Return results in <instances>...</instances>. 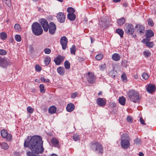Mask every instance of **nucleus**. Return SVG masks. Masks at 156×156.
Instances as JSON below:
<instances>
[{"instance_id": "f257e3e1", "label": "nucleus", "mask_w": 156, "mask_h": 156, "mask_svg": "<svg viewBox=\"0 0 156 156\" xmlns=\"http://www.w3.org/2000/svg\"><path fill=\"white\" fill-rule=\"evenodd\" d=\"M31 136H28L25 140L24 147H29L31 151H28L27 156H38L36 154H42L44 151L43 147V142L41 136L37 135L34 136L30 139Z\"/></svg>"}, {"instance_id": "f03ea898", "label": "nucleus", "mask_w": 156, "mask_h": 156, "mask_svg": "<svg viewBox=\"0 0 156 156\" xmlns=\"http://www.w3.org/2000/svg\"><path fill=\"white\" fill-rule=\"evenodd\" d=\"M127 95L129 100L134 102H137L140 99L139 92L134 90H129L127 92Z\"/></svg>"}, {"instance_id": "7ed1b4c3", "label": "nucleus", "mask_w": 156, "mask_h": 156, "mask_svg": "<svg viewBox=\"0 0 156 156\" xmlns=\"http://www.w3.org/2000/svg\"><path fill=\"white\" fill-rule=\"evenodd\" d=\"M130 138L128 134L124 133L122 135L121 145L122 148L127 149L130 146Z\"/></svg>"}, {"instance_id": "20e7f679", "label": "nucleus", "mask_w": 156, "mask_h": 156, "mask_svg": "<svg viewBox=\"0 0 156 156\" xmlns=\"http://www.w3.org/2000/svg\"><path fill=\"white\" fill-rule=\"evenodd\" d=\"M31 27L32 32L35 35L39 36L43 33V29L41 25L39 23H34L32 25Z\"/></svg>"}, {"instance_id": "39448f33", "label": "nucleus", "mask_w": 156, "mask_h": 156, "mask_svg": "<svg viewBox=\"0 0 156 156\" xmlns=\"http://www.w3.org/2000/svg\"><path fill=\"white\" fill-rule=\"evenodd\" d=\"M92 149L98 153L102 154L103 153V147L101 144L98 141L93 142L91 143Z\"/></svg>"}, {"instance_id": "423d86ee", "label": "nucleus", "mask_w": 156, "mask_h": 156, "mask_svg": "<svg viewBox=\"0 0 156 156\" xmlns=\"http://www.w3.org/2000/svg\"><path fill=\"white\" fill-rule=\"evenodd\" d=\"M124 30L126 33L129 34H133L134 31L133 26L131 24L126 23L124 26Z\"/></svg>"}, {"instance_id": "0eeeda50", "label": "nucleus", "mask_w": 156, "mask_h": 156, "mask_svg": "<svg viewBox=\"0 0 156 156\" xmlns=\"http://www.w3.org/2000/svg\"><path fill=\"white\" fill-rule=\"evenodd\" d=\"M11 62L10 60L7 58H0V66L3 68H6L8 66H10Z\"/></svg>"}, {"instance_id": "6e6552de", "label": "nucleus", "mask_w": 156, "mask_h": 156, "mask_svg": "<svg viewBox=\"0 0 156 156\" xmlns=\"http://www.w3.org/2000/svg\"><path fill=\"white\" fill-rule=\"evenodd\" d=\"M1 135L3 138H6L8 141H10L12 139V135L8 133L7 131L5 129H2L1 131Z\"/></svg>"}, {"instance_id": "1a4fd4ad", "label": "nucleus", "mask_w": 156, "mask_h": 156, "mask_svg": "<svg viewBox=\"0 0 156 156\" xmlns=\"http://www.w3.org/2000/svg\"><path fill=\"white\" fill-rule=\"evenodd\" d=\"M39 22L41 23V25L43 28L44 31L45 32H47L49 26L47 21L45 19L41 18Z\"/></svg>"}, {"instance_id": "9d476101", "label": "nucleus", "mask_w": 156, "mask_h": 156, "mask_svg": "<svg viewBox=\"0 0 156 156\" xmlns=\"http://www.w3.org/2000/svg\"><path fill=\"white\" fill-rule=\"evenodd\" d=\"M51 145L53 147L60 148V145L58 140L56 137L52 138L51 140Z\"/></svg>"}, {"instance_id": "9b49d317", "label": "nucleus", "mask_w": 156, "mask_h": 156, "mask_svg": "<svg viewBox=\"0 0 156 156\" xmlns=\"http://www.w3.org/2000/svg\"><path fill=\"white\" fill-rule=\"evenodd\" d=\"M60 43L62 46V49L65 50L67 47L68 39L66 36L62 37L60 40Z\"/></svg>"}, {"instance_id": "f8f14e48", "label": "nucleus", "mask_w": 156, "mask_h": 156, "mask_svg": "<svg viewBox=\"0 0 156 156\" xmlns=\"http://www.w3.org/2000/svg\"><path fill=\"white\" fill-rule=\"evenodd\" d=\"M57 18L58 21L60 23H64L65 21L66 15L62 12H58L56 16Z\"/></svg>"}, {"instance_id": "ddd939ff", "label": "nucleus", "mask_w": 156, "mask_h": 156, "mask_svg": "<svg viewBox=\"0 0 156 156\" xmlns=\"http://www.w3.org/2000/svg\"><path fill=\"white\" fill-rule=\"evenodd\" d=\"M87 80L90 83H93L95 81V76L92 73L89 72L87 73Z\"/></svg>"}, {"instance_id": "4468645a", "label": "nucleus", "mask_w": 156, "mask_h": 156, "mask_svg": "<svg viewBox=\"0 0 156 156\" xmlns=\"http://www.w3.org/2000/svg\"><path fill=\"white\" fill-rule=\"evenodd\" d=\"M49 32L52 35L54 34L56 30V26L53 22H50L48 26Z\"/></svg>"}, {"instance_id": "2eb2a0df", "label": "nucleus", "mask_w": 156, "mask_h": 156, "mask_svg": "<svg viewBox=\"0 0 156 156\" xmlns=\"http://www.w3.org/2000/svg\"><path fill=\"white\" fill-rule=\"evenodd\" d=\"M96 101L97 104L100 107H104L106 103V99L104 98H98Z\"/></svg>"}, {"instance_id": "dca6fc26", "label": "nucleus", "mask_w": 156, "mask_h": 156, "mask_svg": "<svg viewBox=\"0 0 156 156\" xmlns=\"http://www.w3.org/2000/svg\"><path fill=\"white\" fill-rule=\"evenodd\" d=\"M64 57L58 55L57 57L55 58L54 61L56 65H60L64 59Z\"/></svg>"}, {"instance_id": "f3484780", "label": "nucleus", "mask_w": 156, "mask_h": 156, "mask_svg": "<svg viewBox=\"0 0 156 156\" xmlns=\"http://www.w3.org/2000/svg\"><path fill=\"white\" fill-rule=\"evenodd\" d=\"M136 28L137 29V30L139 31L140 34L144 33L145 28L143 25L139 24L136 26Z\"/></svg>"}, {"instance_id": "a211bd4d", "label": "nucleus", "mask_w": 156, "mask_h": 156, "mask_svg": "<svg viewBox=\"0 0 156 156\" xmlns=\"http://www.w3.org/2000/svg\"><path fill=\"white\" fill-rule=\"evenodd\" d=\"M155 89V87L154 85L149 84L148 85L147 88V91L149 93H152L154 92Z\"/></svg>"}, {"instance_id": "6ab92c4d", "label": "nucleus", "mask_w": 156, "mask_h": 156, "mask_svg": "<svg viewBox=\"0 0 156 156\" xmlns=\"http://www.w3.org/2000/svg\"><path fill=\"white\" fill-rule=\"evenodd\" d=\"M75 108L74 105L72 103H69L67 105L66 109L68 112H71L73 111Z\"/></svg>"}, {"instance_id": "aec40b11", "label": "nucleus", "mask_w": 156, "mask_h": 156, "mask_svg": "<svg viewBox=\"0 0 156 156\" xmlns=\"http://www.w3.org/2000/svg\"><path fill=\"white\" fill-rule=\"evenodd\" d=\"M154 34L153 31L150 29L147 30L146 33V36L147 38H149L153 37Z\"/></svg>"}, {"instance_id": "412c9836", "label": "nucleus", "mask_w": 156, "mask_h": 156, "mask_svg": "<svg viewBox=\"0 0 156 156\" xmlns=\"http://www.w3.org/2000/svg\"><path fill=\"white\" fill-rule=\"evenodd\" d=\"M57 72L60 75H63L65 73V70L63 67L59 66L57 68Z\"/></svg>"}, {"instance_id": "4be33fe9", "label": "nucleus", "mask_w": 156, "mask_h": 156, "mask_svg": "<svg viewBox=\"0 0 156 156\" xmlns=\"http://www.w3.org/2000/svg\"><path fill=\"white\" fill-rule=\"evenodd\" d=\"M0 147L2 149L5 150H7L9 147L7 143L3 142H0Z\"/></svg>"}, {"instance_id": "5701e85b", "label": "nucleus", "mask_w": 156, "mask_h": 156, "mask_svg": "<svg viewBox=\"0 0 156 156\" xmlns=\"http://www.w3.org/2000/svg\"><path fill=\"white\" fill-rule=\"evenodd\" d=\"M112 58L113 60L117 61L119 60L120 58V57L118 54L115 53L112 55Z\"/></svg>"}, {"instance_id": "b1692460", "label": "nucleus", "mask_w": 156, "mask_h": 156, "mask_svg": "<svg viewBox=\"0 0 156 156\" xmlns=\"http://www.w3.org/2000/svg\"><path fill=\"white\" fill-rule=\"evenodd\" d=\"M67 17L68 19L70 21H74L76 18V15L74 13L68 14Z\"/></svg>"}, {"instance_id": "393cba45", "label": "nucleus", "mask_w": 156, "mask_h": 156, "mask_svg": "<svg viewBox=\"0 0 156 156\" xmlns=\"http://www.w3.org/2000/svg\"><path fill=\"white\" fill-rule=\"evenodd\" d=\"M56 111V108L55 106L50 107L48 109L49 112L51 114L55 113Z\"/></svg>"}, {"instance_id": "a878e982", "label": "nucleus", "mask_w": 156, "mask_h": 156, "mask_svg": "<svg viewBox=\"0 0 156 156\" xmlns=\"http://www.w3.org/2000/svg\"><path fill=\"white\" fill-rule=\"evenodd\" d=\"M126 98L123 96L120 97L119 98V103L122 105H124L125 104Z\"/></svg>"}, {"instance_id": "bb28decb", "label": "nucleus", "mask_w": 156, "mask_h": 156, "mask_svg": "<svg viewBox=\"0 0 156 156\" xmlns=\"http://www.w3.org/2000/svg\"><path fill=\"white\" fill-rule=\"evenodd\" d=\"M117 22L119 25L121 26L125 23V20L124 18H122L121 19L118 20Z\"/></svg>"}, {"instance_id": "cd10ccee", "label": "nucleus", "mask_w": 156, "mask_h": 156, "mask_svg": "<svg viewBox=\"0 0 156 156\" xmlns=\"http://www.w3.org/2000/svg\"><path fill=\"white\" fill-rule=\"evenodd\" d=\"M7 37V34L5 32H2L0 34V38L3 40H5Z\"/></svg>"}, {"instance_id": "c85d7f7f", "label": "nucleus", "mask_w": 156, "mask_h": 156, "mask_svg": "<svg viewBox=\"0 0 156 156\" xmlns=\"http://www.w3.org/2000/svg\"><path fill=\"white\" fill-rule=\"evenodd\" d=\"M116 33L118 34L121 37H123L124 34L123 31L121 29H117L116 30Z\"/></svg>"}, {"instance_id": "c756f323", "label": "nucleus", "mask_w": 156, "mask_h": 156, "mask_svg": "<svg viewBox=\"0 0 156 156\" xmlns=\"http://www.w3.org/2000/svg\"><path fill=\"white\" fill-rule=\"evenodd\" d=\"M70 50L71 54L75 55L76 50L75 46L74 45H73Z\"/></svg>"}, {"instance_id": "7c9ffc66", "label": "nucleus", "mask_w": 156, "mask_h": 156, "mask_svg": "<svg viewBox=\"0 0 156 156\" xmlns=\"http://www.w3.org/2000/svg\"><path fill=\"white\" fill-rule=\"evenodd\" d=\"M51 61V58L49 57H46L44 58V62L46 66H48L49 64Z\"/></svg>"}, {"instance_id": "2f4dec72", "label": "nucleus", "mask_w": 156, "mask_h": 156, "mask_svg": "<svg viewBox=\"0 0 156 156\" xmlns=\"http://www.w3.org/2000/svg\"><path fill=\"white\" fill-rule=\"evenodd\" d=\"M73 139L75 141L79 140L80 139V136L78 134L76 133L74 134L73 136Z\"/></svg>"}, {"instance_id": "473e14b6", "label": "nucleus", "mask_w": 156, "mask_h": 156, "mask_svg": "<svg viewBox=\"0 0 156 156\" xmlns=\"http://www.w3.org/2000/svg\"><path fill=\"white\" fill-rule=\"evenodd\" d=\"M70 63L68 61H66L64 62V66L66 69H69L70 68Z\"/></svg>"}, {"instance_id": "72a5a7b5", "label": "nucleus", "mask_w": 156, "mask_h": 156, "mask_svg": "<svg viewBox=\"0 0 156 156\" xmlns=\"http://www.w3.org/2000/svg\"><path fill=\"white\" fill-rule=\"evenodd\" d=\"M67 12L68 14L74 13L75 11L74 9L72 7H69L67 9Z\"/></svg>"}, {"instance_id": "f704fd0d", "label": "nucleus", "mask_w": 156, "mask_h": 156, "mask_svg": "<svg viewBox=\"0 0 156 156\" xmlns=\"http://www.w3.org/2000/svg\"><path fill=\"white\" fill-rule=\"evenodd\" d=\"M145 45L146 46L150 48H152L154 46V44L152 42H146Z\"/></svg>"}, {"instance_id": "c9c22d12", "label": "nucleus", "mask_w": 156, "mask_h": 156, "mask_svg": "<svg viewBox=\"0 0 156 156\" xmlns=\"http://www.w3.org/2000/svg\"><path fill=\"white\" fill-rule=\"evenodd\" d=\"M44 85L43 84H41L40 85L39 87L40 92L41 93H44L45 92V90L44 89Z\"/></svg>"}, {"instance_id": "e433bc0d", "label": "nucleus", "mask_w": 156, "mask_h": 156, "mask_svg": "<svg viewBox=\"0 0 156 156\" xmlns=\"http://www.w3.org/2000/svg\"><path fill=\"white\" fill-rule=\"evenodd\" d=\"M147 21L149 26L152 27L154 26V23L152 19H149Z\"/></svg>"}, {"instance_id": "4c0bfd02", "label": "nucleus", "mask_w": 156, "mask_h": 156, "mask_svg": "<svg viewBox=\"0 0 156 156\" xmlns=\"http://www.w3.org/2000/svg\"><path fill=\"white\" fill-rule=\"evenodd\" d=\"M142 76L145 80H147L149 78L148 75L146 73H143L142 75Z\"/></svg>"}, {"instance_id": "58836bf2", "label": "nucleus", "mask_w": 156, "mask_h": 156, "mask_svg": "<svg viewBox=\"0 0 156 156\" xmlns=\"http://www.w3.org/2000/svg\"><path fill=\"white\" fill-rule=\"evenodd\" d=\"M15 39L16 40V41L18 42H20L21 40V37L19 35H18V34L16 35L15 36Z\"/></svg>"}, {"instance_id": "ea45409f", "label": "nucleus", "mask_w": 156, "mask_h": 156, "mask_svg": "<svg viewBox=\"0 0 156 156\" xmlns=\"http://www.w3.org/2000/svg\"><path fill=\"white\" fill-rule=\"evenodd\" d=\"M14 28L17 31H19L21 29V27L19 24H16L15 25Z\"/></svg>"}, {"instance_id": "a19ab883", "label": "nucleus", "mask_w": 156, "mask_h": 156, "mask_svg": "<svg viewBox=\"0 0 156 156\" xmlns=\"http://www.w3.org/2000/svg\"><path fill=\"white\" fill-rule=\"evenodd\" d=\"M35 68L36 71L38 72H40L42 69V67L38 65H36Z\"/></svg>"}, {"instance_id": "79ce46f5", "label": "nucleus", "mask_w": 156, "mask_h": 156, "mask_svg": "<svg viewBox=\"0 0 156 156\" xmlns=\"http://www.w3.org/2000/svg\"><path fill=\"white\" fill-rule=\"evenodd\" d=\"M40 79L42 82L49 83L50 82V80L48 79H46L43 77H41Z\"/></svg>"}, {"instance_id": "37998d69", "label": "nucleus", "mask_w": 156, "mask_h": 156, "mask_svg": "<svg viewBox=\"0 0 156 156\" xmlns=\"http://www.w3.org/2000/svg\"><path fill=\"white\" fill-rule=\"evenodd\" d=\"M106 68V66L105 63L102 64L99 66V69L100 70H104Z\"/></svg>"}, {"instance_id": "c03bdc74", "label": "nucleus", "mask_w": 156, "mask_h": 156, "mask_svg": "<svg viewBox=\"0 0 156 156\" xmlns=\"http://www.w3.org/2000/svg\"><path fill=\"white\" fill-rule=\"evenodd\" d=\"M27 110L28 113L31 114L33 113L34 110L30 106H28L27 107Z\"/></svg>"}, {"instance_id": "a18cd8bd", "label": "nucleus", "mask_w": 156, "mask_h": 156, "mask_svg": "<svg viewBox=\"0 0 156 156\" xmlns=\"http://www.w3.org/2000/svg\"><path fill=\"white\" fill-rule=\"evenodd\" d=\"M103 57V55L102 54H99L97 55L95 58L96 60H99L101 59Z\"/></svg>"}, {"instance_id": "49530a36", "label": "nucleus", "mask_w": 156, "mask_h": 156, "mask_svg": "<svg viewBox=\"0 0 156 156\" xmlns=\"http://www.w3.org/2000/svg\"><path fill=\"white\" fill-rule=\"evenodd\" d=\"M6 51L2 49H0V55H4L7 54Z\"/></svg>"}, {"instance_id": "de8ad7c7", "label": "nucleus", "mask_w": 156, "mask_h": 156, "mask_svg": "<svg viewBox=\"0 0 156 156\" xmlns=\"http://www.w3.org/2000/svg\"><path fill=\"white\" fill-rule=\"evenodd\" d=\"M44 51L46 54H49L51 52V50L49 48H46L44 49Z\"/></svg>"}, {"instance_id": "09e8293b", "label": "nucleus", "mask_w": 156, "mask_h": 156, "mask_svg": "<svg viewBox=\"0 0 156 156\" xmlns=\"http://www.w3.org/2000/svg\"><path fill=\"white\" fill-rule=\"evenodd\" d=\"M126 120L129 122L131 123L133 122V118L131 116H128L127 117Z\"/></svg>"}, {"instance_id": "8fccbe9b", "label": "nucleus", "mask_w": 156, "mask_h": 156, "mask_svg": "<svg viewBox=\"0 0 156 156\" xmlns=\"http://www.w3.org/2000/svg\"><path fill=\"white\" fill-rule=\"evenodd\" d=\"M144 55L146 57H148L151 55V54L150 52L147 51H145L143 52Z\"/></svg>"}, {"instance_id": "3c124183", "label": "nucleus", "mask_w": 156, "mask_h": 156, "mask_svg": "<svg viewBox=\"0 0 156 156\" xmlns=\"http://www.w3.org/2000/svg\"><path fill=\"white\" fill-rule=\"evenodd\" d=\"M4 2L9 6H10L11 3L10 0H5Z\"/></svg>"}, {"instance_id": "603ef678", "label": "nucleus", "mask_w": 156, "mask_h": 156, "mask_svg": "<svg viewBox=\"0 0 156 156\" xmlns=\"http://www.w3.org/2000/svg\"><path fill=\"white\" fill-rule=\"evenodd\" d=\"M121 78L123 81L126 80H127V77L126 75L123 73L121 76Z\"/></svg>"}, {"instance_id": "864d4df0", "label": "nucleus", "mask_w": 156, "mask_h": 156, "mask_svg": "<svg viewBox=\"0 0 156 156\" xmlns=\"http://www.w3.org/2000/svg\"><path fill=\"white\" fill-rule=\"evenodd\" d=\"M134 143L136 144H139L140 143V140L139 138H136L134 140Z\"/></svg>"}, {"instance_id": "5fc2aeb1", "label": "nucleus", "mask_w": 156, "mask_h": 156, "mask_svg": "<svg viewBox=\"0 0 156 156\" xmlns=\"http://www.w3.org/2000/svg\"><path fill=\"white\" fill-rule=\"evenodd\" d=\"M77 95L78 93L77 92H75L72 94L71 95V97L72 98H74L76 97L77 96Z\"/></svg>"}, {"instance_id": "6e6d98bb", "label": "nucleus", "mask_w": 156, "mask_h": 156, "mask_svg": "<svg viewBox=\"0 0 156 156\" xmlns=\"http://www.w3.org/2000/svg\"><path fill=\"white\" fill-rule=\"evenodd\" d=\"M140 121L141 122V123L143 125L145 124L144 123V121L143 119V118L141 117H140Z\"/></svg>"}, {"instance_id": "4d7b16f0", "label": "nucleus", "mask_w": 156, "mask_h": 156, "mask_svg": "<svg viewBox=\"0 0 156 156\" xmlns=\"http://www.w3.org/2000/svg\"><path fill=\"white\" fill-rule=\"evenodd\" d=\"M123 5L124 7H126L128 5V3L127 2H125L123 3Z\"/></svg>"}, {"instance_id": "13d9d810", "label": "nucleus", "mask_w": 156, "mask_h": 156, "mask_svg": "<svg viewBox=\"0 0 156 156\" xmlns=\"http://www.w3.org/2000/svg\"><path fill=\"white\" fill-rule=\"evenodd\" d=\"M147 39H143L142 41V42L143 43H146V42H147Z\"/></svg>"}, {"instance_id": "bf43d9fd", "label": "nucleus", "mask_w": 156, "mask_h": 156, "mask_svg": "<svg viewBox=\"0 0 156 156\" xmlns=\"http://www.w3.org/2000/svg\"><path fill=\"white\" fill-rule=\"evenodd\" d=\"M35 81L36 82H37V83H40V80L37 79H35Z\"/></svg>"}, {"instance_id": "052dcab7", "label": "nucleus", "mask_w": 156, "mask_h": 156, "mask_svg": "<svg viewBox=\"0 0 156 156\" xmlns=\"http://www.w3.org/2000/svg\"><path fill=\"white\" fill-rule=\"evenodd\" d=\"M139 155V156H144V154L142 152H140Z\"/></svg>"}, {"instance_id": "680f3d73", "label": "nucleus", "mask_w": 156, "mask_h": 156, "mask_svg": "<svg viewBox=\"0 0 156 156\" xmlns=\"http://www.w3.org/2000/svg\"><path fill=\"white\" fill-rule=\"evenodd\" d=\"M136 79H137L138 78V76L137 75H135L133 76Z\"/></svg>"}, {"instance_id": "e2e57ef3", "label": "nucleus", "mask_w": 156, "mask_h": 156, "mask_svg": "<svg viewBox=\"0 0 156 156\" xmlns=\"http://www.w3.org/2000/svg\"><path fill=\"white\" fill-rule=\"evenodd\" d=\"M114 2H120L121 0H113Z\"/></svg>"}, {"instance_id": "0e129e2a", "label": "nucleus", "mask_w": 156, "mask_h": 156, "mask_svg": "<svg viewBox=\"0 0 156 156\" xmlns=\"http://www.w3.org/2000/svg\"><path fill=\"white\" fill-rule=\"evenodd\" d=\"M102 92L101 91H100V92H99L98 93V95H101L102 94Z\"/></svg>"}, {"instance_id": "69168bd1", "label": "nucleus", "mask_w": 156, "mask_h": 156, "mask_svg": "<svg viewBox=\"0 0 156 156\" xmlns=\"http://www.w3.org/2000/svg\"><path fill=\"white\" fill-rule=\"evenodd\" d=\"M50 156H57V155H56L55 154H52Z\"/></svg>"}, {"instance_id": "338daca9", "label": "nucleus", "mask_w": 156, "mask_h": 156, "mask_svg": "<svg viewBox=\"0 0 156 156\" xmlns=\"http://www.w3.org/2000/svg\"><path fill=\"white\" fill-rule=\"evenodd\" d=\"M33 0L35 2H37V1H38V0Z\"/></svg>"}, {"instance_id": "774afa93", "label": "nucleus", "mask_w": 156, "mask_h": 156, "mask_svg": "<svg viewBox=\"0 0 156 156\" xmlns=\"http://www.w3.org/2000/svg\"><path fill=\"white\" fill-rule=\"evenodd\" d=\"M113 72H114L113 71H112V72H110V73H111L112 72L113 73Z\"/></svg>"}]
</instances>
